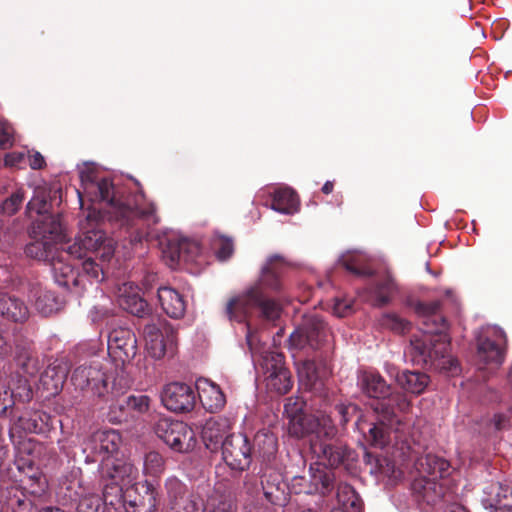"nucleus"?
<instances>
[{"label":"nucleus","mask_w":512,"mask_h":512,"mask_svg":"<svg viewBox=\"0 0 512 512\" xmlns=\"http://www.w3.org/2000/svg\"><path fill=\"white\" fill-rule=\"evenodd\" d=\"M328 336L324 322L316 315L307 316L303 323L290 335L289 342L294 348H317Z\"/></svg>","instance_id":"nucleus-16"},{"label":"nucleus","mask_w":512,"mask_h":512,"mask_svg":"<svg viewBox=\"0 0 512 512\" xmlns=\"http://www.w3.org/2000/svg\"><path fill=\"white\" fill-rule=\"evenodd\" d=\"M298 198L290 188H279L274 192L272 209L283 213L292 214L298 209Z\"/></svg>","instance_id":"nucleus-35"},{"label":"nucleus","mask_w":512,"mask_h":512,"mask_svg":"<svg viewBox=\"0 0 512 512\" xmlns=\"http://www.w3.org/2000/svg\"><path fill=\"white\" fill-rule=\"evenodd\" d=\"M158 299L163 311L171 318H181L186 311V302L182 295L171 287L158 289Z\"/></svg>","instance_id":"nucleus-29"},{"label":"nucleus","mask_w":512,"mask_h":512,"mask_svg":"<svg viewBox=\"0 0 512 512\" xmlns=\"http://www.w3.org/2000/svg\"><path fill=\"white\" fill-rule=\"evenodd\" d=\"M121 444V435L116 430H100L83 443V452L87 453V459L92 457L91 461H95L94 457H99L103 464L108 458H118Z\"/></svg>","instance_id":"nucleus-14"},{"label":"nucleus","mask_w":512,"mask_h":512,"mask_svg":"<svg viewBox=\"0 0 512 512\" xmlns=\"http://www.w3.org/2000/svg\"><path fill=\"white\" fill-rule=\"evenodd\" d=\"M366 459L371 465L372 473L383 477H396L394 465L388 459L373 456L370 453H366Z\"/></svg>","instance_id":"nucleus-41"},{"label":"nucleus","mask_w":512,"mask_h":512,"mask_svg":"<svg viewBox=\"0 0 512 512\" xmlns=\"http://www.w3.org/2000/svg\"><path fill=\"white\" fill-rule=\"evenodd\" d=\"M145 348L154 359H162L174 354L177 346L175 329L166 321L157 324H147L144 327Z\"/></svg>","instance_id":"nucleus-11"},{"label":"nucleus","mask_w":512,"mask_h":512,"mask_svg":"<svg viewBox=\"0 0 512 512\" xmlns=\"http://www.w3.org/2000/svg\"><path fill=\"white\" fill-rule=\"evenodd\" d=\"M327 372L320 370L314 361L306 360L298 367V376L300 382L308 389H318L322 385V380Z\"/></svg>","instance_id":"nucleus-33"},{"label":"nucleus","mask_w":512,"mask_h":512,"mask_svg":"<svg viewBox=\"0 0 512 512\" xmlns=\"http://www.w3.org/2000/svg\"><path fill=\"white\" fill-rule=\"evenodd\" d=\"M116 298L122 309L135 316L143 317L147 312V302L141 297L139 287L131 282H123L118 286Z\"/></svg>","instance_id":"nucleus-22"},{"label":"nucleus","mask_w":512,"mask_h":512,"mask_svg":"<svg viewBox=\"0 0 512 512\" xmlns=\"http://www.w3.org/2000/svg\"><path fill=\"white\" fill-rule=\"evenodd\" d=\"M425 325L428 326L427 323ZM445 328L443 322L436 329L426 327L419 335L413 336L408 353L414 364L453 373L457 371V361L449 354V338L444 333Z\"/></svg>","instance_id":"nucleus-7"},{"label":"nucleus","mask_w":512,"mask_h":512,"mask_svg":"<svg viewBox=\"0 0 512 512\" xmlns=\"http://www.w3.org/2000/svg\"><path fill=\"white\" fill-rule=\"evenodd\" d=\"M304 401L298 397L286 400L284 411L289 419V432L298 438L308 437L312 454L337 464L341 458L337 447L332 443L337 429L329 415L317 411L314 414L303 412Z\"/></svg>","instance_id":"nucleus-3"},{"label":"nucleus","mask_w":512,"mask_h":512,"mask_svg":"<svg viewBox=\"0 0 512 512\" xmlns=\"http://www.w3.org/2000/svg\"><path fill=\"white\" fill-rule=\"evenodd\" d=\"M43 422L44 420L42 418V415L38 412L19 417V419L10 428V438L15 446V454H17V443H19L20 441L31 440L41 446V450L39 454L36 456V459L40 457L44 449L43 445L33 438L22 437L20 432L24 431L26 433H39L42 431Z\"/></svg>","instance_id":"nucleus-23"},{"label":"nucleus","mask_w":512,"mask_h":512,"mask_svg":"<svg viewBox=\"0 0 512 512\" xmlns=\"http://www.w3.org/2000/svg\"><path fill=\"white\" fill-rule=\"evenodd\" d=\"M163 257L167 260V264L174 268L181 258V247L169 244L166 249H163Z\"/></svg>","instance_id":"nucleus-52"},{"label":"nucleus","mask_w":512,"mask_h":512,"mask_svg":"<svg viewBox=\"0 0 512 512\" xmlns=\"http://www.w3.org/2000/svg\"><path fill=\"white\" fill-rule=\"evenodd\" d=\"M169 512H205V503L198 495L184 496L185 486L176 478L166 482Z\"/></svg>","instance_id":"nucleus-19"},{"label":"nucleus","mask_w":512,"mask_h":512,"mask_svg":"<svg viewBox=\"0 0 512 512\" xmlns=\"http://www.w3.org/2000/svg\"><path fill=\"white\" fill-rule=\"evenodd\" d=\"M213 248L217 258L220 260L228 259L233 253L232 240L222 235H216L212 241Z\"/></svg>","instance_id":"nucleus-44"},{"label":"nucleus","mask_w":512,"mask_h":512,"mask_svg":"<svg viewBox=\"0 0 512 512\" xmlns=\"http://www.w3.org/2000/svg\"><path fill=\"white\" fill-rule=\"evenodd\" d=\"M351 409H354V407L353 406H339L338 407V412L342 416V419H341L342 424H346L348 422L349 419L347 417V414L349 413V411Z\"/></svg>","instance_id":"nucleus-59"},{"label":"nucleus","mask_w":512,"mask_h":512,"mask_svg":"<svg viewBox=\"0 0 512 512\" xmlns=\"http://www.w3.org/2000/svg\"><path fill=\"white\" fill-rule=\"evenodd\" d=\"M34 298L35 308L44 316L58 312L63 306V301L53 292L41 287L34 290Z\"/></svg>","instance_id":"nucleus-32"},{"label":"nucleus","mask_w":512,"mask_h":512,"mask_svg":"<svg viewBox=\"0 0 512 512\" xmlns=\"http://www.w3.org/2000/svg\"><path fill=\"white\" fill-rule=\"evenodd\" d=\"M83 193L90 201L107 202L106 214L110 221L119 223L120 226L131 224L137 216L153 217V222L158 220L154 216L155 206L150 204L147 209L131 208L114 199V188L110 179L101 177L94 167L86 166L80 171Z\"/></svg>","instance_id":"nucleus-6"},{"label":"nucleus","mask_w":512,"mask_h":512,"mask_svg":"<svg viewBox=\"0 0 512 512\" xmlns=\"http://www.w3.org/2000/svg\"><path fill=\"white\" fill-rule=\"evenodd\" d=\"M68 370V364L63 359L55 360L45 369L40 377V382L49 395H56L60 392Z\"/></svg>","instance_id":"nucleus-25"},{"label":"nucleus","mask_w":512,"mask_h":512,"mask_svg":"<svg viewBox=\"0 0 512 512\" xmlns=\"http://www.w3.org/2000/svg\"><path fill=\"white\" fill-rule=\"evenodd\" d=\"M235 506L229 495L214 491L207 499L205 512H234Z\"/></svg>","instance_id":"nucleus-40"},{"label":"nucleus","mask_w":512,"mask_h":512,"mask_svg":"<svg viewBox=\"0 0 512 512\" xmlns=\"http://www.w3.org/2000/svg\"><path fill=\"white\" fill-rule=\"evenodd\" d=\"M161 401L170 411L188 412L195 405V393L191 386L185 383L173 382L164 386Z\"/></svg>","instance_id":"nucleus-20"},{"label":"nucleus","mask_w":512,"mask_h":512,"mask_svg":"<svg viewBox=\"0 0 512 512\" xmlns=\"http://www.w3.org/2000/svg\"><path fill=\"white\" fill-rule=\"evenodd\" d=\"M120 503H123L127 512H155L159 504V494L151 483L136 482L126 488Z\"/></svg>","instance_id":"nucleus-15"},{"label":"nucleus","mask_w":512,"mask_h":512,"mask_svg":"<svg viewBox=\"0 0 512 512\" xmlns=\"http://www.w3.org/2000/svg\"><path fill=\"white\" fill-rule=\"evenodd\" d=\"M14 129L6 121L0 120V147L7 148L13 143Z\"/></svg>","instance_id":"nucleus-51"},{"label":"nucleus","mask_w":512,"mask_h":512,"mask_svg":"<svg viewBox=\"0 0 512 512\" xmlns=\"http://www.w3.org/2000/svg\"><path fill=\"white\" fill-rule=\"evenodd\" d=\"M246 340L253 357H258V362L265 374L267 388L278 394H286L292 387V381L290 372L284 364V356L275 351H262L248 323Z\"/></svg>","instance_id":"nucleus-8"},{"label":"nucleus","mask_w":512,"mask_h":512,"mask_svg":"<svg viewBox=\"0 0 512 512\" xmlns=\"http://www.w3.org/2000/svg\"><path fill=\"white\" fill-rule=\"evenodd\" d=\"M278 444L276 436L269 431H260L254 438V451L264 460H270L277 452Z\"/></svg>","instance_id":"nucleus-36"},{"label":"nucleus","mask_w":512,"mask_h":512,"mask_svg":"<svg viewBox=\"0 0 512 512\" xmlns=\"http://www.w3.org/2000/svg\"><path fill=\"white\" fill-rule=\"evenodd\" d=\"M21 365L24 374L33 375L37 370L36 362L31 358H27V362H24Z\"/></svg>","instance_id":"nucleus-58"},{"label":"nucleus","mask_w":512,"mask_h":512,"mask_svg":"<svg viewBox=\"0 0 512 512\" xmlns=\"http://www.w3.org/2000/svg\"><path fill=\"white\" fill-rule=\"evenodd\" d=\"M509 486L500 482H491L483 488L481 503L483 507L491 512H498L502 503V498L509 490Z\"/></svg>","instance_id":"nucleus-34"},{"label":"nucleus","mask_w":512,"mask_h":512,"mask_svg":"<svg viewBox=\"0 0 512 512\" xmlns=\"http://www.w3.org/2000/svg\"><path fill=\"white\" fill-rule=\"evenodd\" d=\"M155 433L175 452L188 453L197 444L196 433L182 421L168 418L159 419L155 426Z\"/></svg>","instance_id":"nucleus-10"},{"label":"nucleus","mask_w":512,"mask_h":512,"mask_svg":"<svg viewBox=\"0 0 512 512\" xmlns=\"http://www.w3.org/2000/svg\"><path fill=\"white\" fill-rule=\"evenodd\" d=\"M101 499L98 496H86L78 504L77 512H101Z\"/></svg>","instance_id":"nucleus-49"},{"label":"nucleus","mask_w":512,"mask_h":512,"mask_svg":"<svg viewBox=\"0 0 512 512\" xmlns=\"http://www.w3.org/2000/svg\"><path fill=\"white\" fill-rule=\"evenodd\" d=\"M332 443L340 452L341 458L339 462L332 465L328 462V460L319 458L317 455L313 454L317 458L318 462L310 466V483L308 485H302V481H304L303 477L296 476L292 479V487L295 489L296 493H324L330 488L334 475L327 467H336L341 463L343 459V453L340 447L335 443L334 438L332 439Z\"/></svg>","instance_id":"nucleus-12"},{"label":"nucleus","mask_w":512,"mask_h":512,"mask_svg":"<svg viewBox=\"0 0 512 512\" xmlns=\"http://www.w3.org/2000/svg\"><path fill=\"white\" fill-rule=\"evenodd\" d=\"M342 265L350 272L364 276L371 273L368 267L369 258L361 252H349L341 257Z\"/></svg>","instance_id":"nucleus-38"},{"label":"nucleus","mask_w":512,"mask_h":512,"mask_svg":"<svg viewBox=\"0 0 512 512\" xmlns=\"http://www.w3.org/2000/svg\"><path fill=\"white\" fill-rule=\"evenodd\" d=\"M39 512H64V511L62 509L56 508V507H46V508L41 509Z\"/></svg>","instance_id":"nucleus-62"},{"label":"nucleus","mask_w":512,"mask_h":512,"mask_svg":"<svg viewBox=\"0 0 512 512\" xmlns=\"http://www.w3.org/2000/svg\"><path fill=\"white\" fill-rule=\"evenodd\" d=\"M510 423V416L507 414H495L492 419V425L494 430H502L505 429Z\"/></svg>","instance_id":"nucleus-55"},{"label":"nucleus","mask_w":512,"mask_h":512,"mask_svg":"<svg viewBox=\"0 0 512 512\" xmlns=\"http://www.w3.org/2000/svg\"><path fill=\"white\" fill-rule=\"evenodd\" d=\"M137 339L128 328H115L108 335L109 356L121 364L130 362L137 354Z\"/></svg>","instance_id":"nucleus-18"},{"label":"nucleus","mask_w":512,"mask_h":512,"mask_svg":"<svg viewBox=\"0 0 512 512\" xmlns=\"http://www.w3.org/2000/svg\"><path fill=\"white\" fill-rule=\"evenodd\" d=\"M102 218L98 210L89 208L79 222L80 235L71 242L66 241L59 216H46L33 224L31 234L35 241L26 246L25 253L49 262L58 285L67 289L85 288V278L100 281L103 274L91 254L106 262L115 252L114 240L106 237L100 228Z\"/></svg>","instance_id":"nucleus-1"},{"label":"nucleus","mask_w":512,"mask_h":512,"mask_svg":"<svg viewBox=\"0 0 512 512\" xmlns=\"http://www.w3.org/2000/svg\"><path fill=\"white\" fill-rule=\"evenodd\" d=\"M164 470V459L155 451L146 454L144 459V472L151 476H157Z\"/></svg>","instance_id":"nucleus-43"},{"label":"nucleus","mask_w":512,"mask_h":512,"mask_svg":"<svg viewBox=\"0 0 512 512\" xmlns=\"http://www.w3.org/2000/svg\"><path fill=\"white\" fill-rule=\"evenodd\" d=\"M6 341L4 337L0 334V355L6 352Z\"/></svg>","instance_id":"nucleus-63"},{"label":"nucleus","mask_w":512,"mask_h":512,"mask_svg":"<svg viewBox=\"0 0 512 512\" xmlns=\"http://www.w3.org/2000/svg\"><path fill=\"white\" fill-rule=\"evenodd\" d=\"M27 150L12 151L4 157L5 166L10 168H22L26 163Z\"/></svg>","instance_id":"nucleus-48"},{"label":"nucleus","mask_w":512,"mask_h":512,"mask_svg":"<svg viewBox=\"0 0 512 512\" xmlns=\"http://www.w3.org/2000/svg\"><path fill=\"white\" fill-rule=\"evenodd\" d=\"M412 489L417 500L428 505L436 504L444 495L443 484L438 480L426 479V477L415 479Z\"/></svg>","instance_id":"nucleus-26"},{"label":"nucleus","mask_w":512,"mask_h":512,"mask_svg":"<svg viewBox=\"0 0 512 512\" xmlns=\"http://www.w3.org/2000/svg\"><path fill=\"white\" fill-rule=\"evenodd\" d=\"M417 469L421 474V477L438 480L449 475L450 465L448 461L441 457L427 454L418 459Z\"/></svg>","instance_id":"nucleus-28"},{"label":"nucleus","mask_w":512,"mask_h":512,"mask_svg":"<svg viewBox=\"0 0 512 512\" xmlns=\"http://www.w3.org/2000/svg\"><path fill=\"white\" fill-rule=\"evenodd\" d=\"M394 289L395 285L390 277H387L382 283L378 284L374 289L376 304L383 305L387 303Z\"/></svg>","instance_id":"nucleus-45"},{"label":"nucleus","mask_w":512,"mask_h":512,"mask_svg":"<svg viewBox=\"0 0 512 512\" xmlns=\"http://www.w3.org/2000/svg\"><path fill=\"white\" fill-rule=\"evenodd\" d=\"M496 340L484 338L478 344V360L483 366L480 369H497L504 360L505 351L504 345L506 343L505 334L502 330H495Z\"/></svg>","instance_id":"nucleus-21"},{"label":"nucleus","mask_w":512,"mask_h":512,"mask_svg":"<svg viewBox=\"0 0 512 512\" xmlns=\"http://www.w3.org/2000/svg\"><path fill=\"white\" fill-rule=\"evenodd\" d=\"M196 389L200 402L209 412L221 410L225 403V396L220 387L207 378H199L196 381Z\"/></svg>","instance_id":"nucleus-24"},{"label":"nucleus","mask_w":512,"mask_h":512,"mask_svg":"<svg viewBox=\"0 0 512 512\" xmlns=\"http://www.w3.org/2000/svg\"><path fill=\"white\" fill-rule=\"evenodd\" d=\"M387 372L401 388L415 395L421 394L429 384V376L424 373L403 371L399 374L394 367H387Z\"/></svg>","instance_id":"nucleus-27"},{"label":"nucleus","mask_w":512,"mask_h":512,"mask_svg":"<svg viewBox=\"0 0 512 512\" xmlns=\"http://www.w3.org/2000/svg\"><path fill=\"white\" fill-rule=\"evenodd\" d=\"M337 499L340 509L349 512H361L362 502L352 486L341 484L338 486Z\"/></svg>","instance_id":"nucleus-37"},{"label":"nucleus","mask_w":512,"mask_h":512,"mask_svg":"<svg viewBox=\"0 0 512 512\" xmlns=\"http://www.w3.org/2000/svg\"><path fill=\"white\" fill-rule=\"evenodd\" d=\"M40 450L41 446L31 440L17 443L13 483L3 482L0 485V502L15 508L25 504L26 494L40 496L45 492L46 478L35 464Z\"/></svg>","instance_id":"nucleus-4"},{"label":"nucleus","mask_w":512,"mask_h":512,"mask_svg":"<svg viewBox=\"0 0 512 512\" xmlns=\"http://www.w3.org/2000/svg\"><path fill=\"white\" fill-rule=\"evenodd\" d=\"M331 512H349V511H347L345 509H340L337 507V508H334Z\"/></svg>","instance_id":"nucleus-64"},{"label":"nucleus","mask_w":512,"mask_h":512,"mask_svg":"<svg viewBox=\"0 0 512 512\" xmlns=\"http://www.w3.org/2000/svg\"><path fill=\"white\" fill-rule=\"evenodd\" d=\"M282 263V257L278 255L270 257L262 269L260 281L228 300L225 312L230 321L246 322L255 307L260 308L262 317L268 321H274L280 316V306L265 296L264 288L271 290L280 288L278 268Z\"/></svg>","instance_id":"nucleus-5"},{"label":"nucleus","mask_w":512,"mask_h":512,"mask_svg":"<svg viewBox=\"0 0 512 512\" xmlns=\"http://www.w3.org/2000/svg\"><path fill=\"white\" fill-rule=\"evenodd\" d=\"M108 379L102 363L98 360L79 365L71 376V382L76 389L90 390L97 396H103L107 391Z\"/></svg>","instance_id":"nucleus-13"},{"label":"nucleus","mask_w":512,"mask_h":512,"mask_svg":"<svg viewBox=\"0 0 512 512\" xmlns=\"http://www.w3.org/2000/svg\"><path fill=\"white\" fill-rule=\"evenodd\" d=\"M222 456L233 470L243 471L251 463V447L247 437L241 433L227 436L222 443Z\"/></svg>","instance_id":"nucleus-17"},{"label":"nucleus","mask_w":512,"mask_h":512,"mask_svg":"<svg viewBox=\"0 0 512 512\" xmlns=\"http://www.w3.org/2000/svg\"><path fill=\"white\" fill-rule=\"evenodd\" d=\"M101 477L104 483L103 502L115 506L121 502V496L126 488L136 483L137 468L127 459L108 458L101 464Z\"/></svg>","instance_id":"nucleus-9"},{"label":"nucleus","mask_w":512,"mask_h":512,"mask_svg":"<svg viewBox=\"0 0 512 512\" xmlns=\"http://www.w3.org/2000/svg\"><path fill=\"white\" fill-rule=\"evenodd\" d=\"M13 387L10 386V392L13 393L14 400L29 401L32 397L28 379L24 375H17V379L12 378Z\"/></svg>","instance_id":"nucleus-42"},{"label":"nucleus","mask_w":512,"mask_h":512,"mask_svg":"<svg viewBox=\"0 0 512 512\" xmlns=\"http://www.w3.org/2000/svg\"><path fill=\"white\" fill-rule=\"evenodd\" d=\"M24 200V193L21 190L13 193L10 198L6 199L2 204V210L7 215H13L18 211Z\"/></svg>","instance_id":"nucleus-47"},{"label":"nucleus","mask_w":512,"mask_h":512,"mask_svg":"<svg viewBox=\"0 0 512 512\" xmlns=\"http://www.w3.org/2000/svg\"><path fill=\"white\" fill-rule=\"evenodd\" d=\"M361 384L365 393L372 398L382 399L378 401L374 410L379 416L377 424H373L366 436L367 441L374 447L383 448L392 442V434L395 441H406L404 433L406 424L397 416L399 412H407L411 406L405 395L396 394L385 399L389 395V386L377 373L365 372L361 378Z\"/></svg>","instance_id":"nucleus-2"},{"label":"nucleus","mask_w":512,"mask_h":512,"mask_svg":"<svg viewBox=\"0 0 512 512\" xmlns=\"http://www.w3.org/2000/svg\"><path fill=\"white\" fill-rule=\"evenodd\" d=\"M127 408L138 413H144L149 409L150 399L146 395H130L125 400Z\"/></svg>","instance_id":"nucleus-46"},{"label":"nucleus","mask_w":512,"mask_h":512,"mask_svg":"<svg viewBox=\"0 0 512 512\" xmlns=\"http://www.w3.org/2000/svg\"><path fill=\"white\" fill-rule=\"evenodd\" d=\"M498 512H512V489L506 492V495L502 498V503L500 505Z\"/></svg>","instance_id":"nucleus-57"},{"label":"nucleus","mask_w":512,"mask_h":512,"mask_svg":"<svg viewBox=\"0 0 512 512\" xmlns=\"http://www.w3.org/2000/svg\"><path fill=\"white\" fill-rule=\"evenodd\" d=\"M333 190V183L330 182V181H327L323 187H322V191L325 193V194H329L331 193Z\"/></svg>","instance_id":"nucleus-61"},{"label":"nucleus","mask_w":512,"mask_h":512,"mask_svg":"<svg viewBox=\"0 0 512 512\" xmlns=\"http://www.w3.org/2000/svg\"><path fill=\"white\" fill-rule=\"evenodd\" d=\"M13 393L10 392V383L0 381V414L4 413L14 403Z\"/></svg>","instance_id":"nucleus-50"},{"label":"nucleus","mask_w":512,"mask_h":512,"mask_svg":"<svg viewBox=\"0 0 512 512\" xmlns=\"http://www.w3.org/2000/svg\"><path fill=\"white\" fill-rule=\"evenodd\" d=\"M48 193L44 187H38L35 190V195L27 204V212L31 215L32 212H35L40 216L35 223H39L44 220L46 216H50L47 214L48 212Z\"/></svg>","instance_id":"nucleus-39"},{"label":"nucleus","mask_w":512,"mask_h":512,"mask_svg":"<svg viewBox=\"0 0 512 512\" xmlns=\"http://www.w3.org/2000/svg\"><path fill=\"white\" fill-rule=\"evenodd\" d=\"M384 325L390 327L397 332H404L407 329L408 323L395 315H388L384 318Z\"/></svg>","instance_id":"nucleus-53"},{"label":"nucleus","mask_w":512,"mask_h":512,"mask_svg":"<svg viewBox=\"0 0 512 512\" xmlns=\"http://www.w3.org/2000/svg\"><path fill=\"white\" fill-rule=\"evenodd\" d=\"M27 159L31 169H42L45 165V159L38 151L27 150Z\"/></svg>","instance_id":"nucleus-54"},{"label":"nucleus","mask_w":512,"mask_h":512,"mask_svg":"<svg viewBox=\"0 0 512 512\" xmlns=\"http://www.w3.org/2000/svg\"><path fill=\"white\" fill-rule=\"evenodd\" d=\"M0 314L14 322H23L28 318L27 306L17 298L0 294Z\"/></svg>","instance_id":"nucleus-31"},{"label":"nucleus","mask_w":512,"mask_h":512,"mask_svg":"<svg viewBox=\"0 0 512 512\" xmlns=\"http://www.w3.org/2000/svg\"><path fill=\"white\" fill-rule=\"evenodd\" d=\"M229 425L225 419H210L202 429V439L206 447L212 451L218 449L225 440Z\"/></svg>","instance_id":"nucleus-30"},{"label":"nucleus","mask_w":512,"mask_h":512,"mask_svg":"<svg viewBox=\"0 0 512 512\" xmlns=\"http://www.w3.org/2000/svg\"><path fill=\"white\" fill-rule=\"evenodd\" d=\"M351 310L350 304L346 303L344 300H337L333 307V311L338 317H345Z\"/></svg>","instance_id":"nucleus-56"},{"label":"nucleus","mask_w":512,"mask_h":512,"mask_svg":"<svg viewBox=\"0 0 512 512\" xmlns=\"http://www.w3.org/2000/svg\"><path fill=\"white\" fill-rule=\"evenodd\" d=\"M446 512H469L464 506L459 504L451 505Z\"/></svg>","instance_id":"nucleus-60"}]
</instances>
